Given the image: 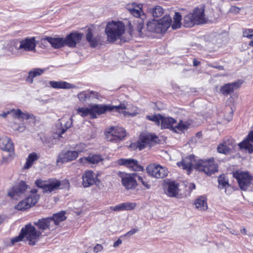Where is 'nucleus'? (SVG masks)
Returning a JSON list of instances; mask_svg holds the SVG:
<instances>
[{"mask_svg": "<svg viewBox=\"0 0 253 253\" xmlns=\"http://www.w3.org/2000/svg\"><path fill=\"white\" fill-rule=\"evenodd\" d=\"M82 184L84 187H88L95 183L94 172L91 170L85 171L82 175Z\"/></svg>", "mask_w": 253, "mask_h": 253, "instance_id": "393cba45", "label": "nucleus"}, {"mask_svg": "<svg viewBox=\"0 0 253 253\" xmlns=\"http://www.w3.org/2000/svg\"><path fill=\"white\" fill-rule=\"evenodd\" d=\"M86 40L89 43L91 47H96L100 41V37L99 36L93 37L92 33V30L88 28L87 30L86 34Z\"/></svg>", "mask_w": 253, "mask_h": 253, "instance_id": "2f4dec72", "label": "nucleus"}, {"mask_svg": "<svg viewBox=\"0 0 253 253\" xmlns=\"http://www.w3.org/2000/svg\"><path fill=\"white\" fill-rule=\"evenodd\" d=\"M126 109V107L125 104H122L118 106L94 104L91 106V119H95L97 117V115L103 114L107 111H115L125 115L126 112L125 110Z\"/></svg>", "mask_w": 253, "mask_h": 253, "instance_id": "423d86ee", "label": "nucleus"}, {"mask_svg": "<svg viewBox=\"0 0 253 253\" xmlns=\"http://www.w3.org/2000/svg\"><path fill=\"white\" fill-rule=\"evenodd\" d=\"M45 71V69L34 68L29 71L28 76L26 78V81L30 84H33L34 78L41 76Z\"/></svg>", "mask_w": 253, "mask_h": 253, "instance_id": "7c9ffc66", "label": "nucleus"}, {"mask_svg": "<svg viewBox=\"0 0 253 253\" xmlns=\"http://www.w3.org/2000/svg\"><path fill=\"white\" fill-rule=\"evenodd\" d=\"M126 9L135 17L134 24L136 25V30L139 35L142 36L144 21L147 19L146 15L142 11V6L136 3H132L127 4Z\"/></svg>", "mask_w": 253, "mask_h": 253, "instance_id": "7ed1b4c3", "label": "nucleus"}, {"mask_svg": "<svg viewBox=\"0 0 253 253\" xmlns=\"http://www.w3.org/2000/svg\"><path fill=\"white\" fill-rule=\"evenodd\" d=\"M43 41L48 42L54 48H60L64 46V38H52L50 37H46L42 39Z\"/></svg>", "mask_w": 253, "mask_h": 253, "instance_id": "c756f323", "label": "nucleus"}, {"mask_svg": "<svg viewBox=\"0 0 253 253\" xmlns=\"http://www.w3.org/2000/svg\"><path fill=\"white\" fill-rule=\"evenodd\" d=\"M38 156L36 153L30 154L27 159L26 164L24 166L25 169H29L33 164L34 162L38 159Z\"/></svg>", "mask_w": 253, "mask_h": 253, "instance_id": "4c0bfd02", "label": "nucleus"}, {"mask_svg": "<svg viewBox=\"0 0 253 253\" xmlns=\"http://www.w3.org/2000/svg\"><path fill=\"white\" fill-rule=\"evenodd\" d=\"M218 188L222 189L226 188L229 186L228 180H227L224 177H222L220 176L218 178Z\"/></svg>", "mask_w": 253, "mask_h": 253, "instance_id": "a18cd8bd", "label": "nucleus"}, {"mask_svg": "<svg viewBox=\"0 0 253 253\" xmlns=\"http://www.w3.org/2000/svg\"><path fill=\"white\" fill-rule=\"evenodd\" d=\"M243 36L244 37L248 38L250 39H252L253 37V29H245L243 31Z\"/></svg>", "mask_w": 253, "mask_h": 253, "instance_id": "de8ad7c7", "label": "nucleus"}, {"mask_svg": "<svg viewBox=\"0 0 253 253\" xmlns=\"http://www.w3.org/2000/svg\"><path fill=\"white\" fill-rule=\"evenodd\" d=\"M88 93H89L88 100H92L94 98H98V92H97L96 91L88 90Z\"/></svg>", "mask_w": 253, "mask_h": 253, "instance_id": "3c124183", "label": "nucleus"}, {"mask_svg": "<svg viewBox=\"0 0 253 253\" xmlns=\"http://www.w3.org/2000/svg\"><path fill=\"white\" fill-rule=\"evenodd\" d=\"M27 224L25 225L24 227L22 228L18 236L11 239V243L12 245H14L15 243L22 241L25 237H26L27 241L29 242V245L33 246L36 244V243H33L31 241L29 237L30 232L28 228H27Z\"/></svg>", "mask_w": 253, "mask_h": 253, "instance_id": "412c9836", "label": "nucleus"}, {"mask_svg": "<svg viewBox=\"0 0 253 253\" xmlns=\"http://www.w3.org/2000/svg\"><path fill=\"white\" fill-rule=\"evenodd\" d=\"M37 42L35 37L26 38L19 42L18 51L20 53L36 51Z\"/></svg>", "mask_w": 253, "mask_h": 253, "instance_id": "ddd939ff", "label": "nucleus"}, {"mask_svg": "<svg viewBox=\"0 0 253 253\" xmlns=\"http://www.w3.org/2000/svg\"><path fill=\"white\" fill-rule=\"evenodd\" d=\"M148 11L151 14L153 17L157 18L161 16L164 13L163 8L159 5L148 9Z\"/></svg>", "mask_w": 253, "mask_h": 253, "instance_id": "e433bc0d", "label": "nucleus"}, {"mask_svg": "<svg viewBox=\"0 0 253 253\" xmlns=\"http://www.w3.org/2000/svg\"><path fill=\"white\" fill-rule=\"evenodd\" d=\"M195 188H196V186L194 183H189V188L191 190H192L193 189H195Z\"/></svg>", "mask_w": 253, "mask_h": 253, "instance_id": "0e129e2a", "label": "nucleus"}, {"mask_svg": "<svg viewBox=\"0 0 253 253\" xmlns=\"http://www.w3.org/2000/svg\"><path fill=\"white\" fill-rule=\"evenodd\" d=\"M59 121H60V127L58 128V135L59 137H61L62 135L71 127L73 123L72 119L71 118L67 119L65 118H63L59 120Z\"/></svg>", "mask_w": 253, "mask_h": 253, "instance_id": "bb28decb", "label": "nucleus"}, {"mask_svg": "<svg viewBox=\"0 0 253 253\" xmlns=\"http://www.w3.org/2000/svg\"><path fill=\"white\" fill-rule=\"evenodd\" d=\"M194 156L190 155L183 159L180 162L177 163L179 167H182L183 169L190 170L193 165V162L194 161Z\"/></svg>", "mask_w": 253, "mask_h": 253, "instance_id": "72a5a7b5", "label": "nucleus"}, {"mask_svg": "<svg viewBox=\"0 0 253 253\" xmlns=\"http://www.w3.org/2000/svg\"><path fill=\"white\" fill-rule=\"evenodd\" d=\"M4 220V218L3 216H0V224L2 223Z\"/></svg>", "mask_w": 253, "mask_h": 253, "instance_id": "338daca9", "label": "nucleus"}, {"mask_svg": "<svg viewBox=\"0 0 253 253\" xmlns=\"http://www.w3.org/2000/svg\"><path fill=\"white\" fill-rule=\"evenodd\" d=\"M36 185L42 189L44 193H50L58 189L61 185L60 181L51 179L48 181L38 179L35 182Z\"/></svg>", "mask_w": 253, "mask_h": 253, "instance_id": "f8f14e48", "label": "nucleus"}, {"mask_svg": "<svg viewBox=\"0 0 253 253\" xmlns=\"http://www.w3.org/2000/svg\"><path fill=\"white\" fill-rule=\"evenodd\" d=\"M232 143V140H228L227 141H224L222 143L220 144L217 148L218 152L224 154L229 153L230 151L233 148Z\"/></svg>", "mask_w": 253, "mask_h": 253, "instance_id": "473e14b6", "label": "nucleus"}, {"mask_svg": "<svg viewBox=\"0 0 253 253\" xmlns=\"http://www.w3.org/2000/svg\"><path fill=\"white\" fill-rule=\"evenodd\" d=\"M200 63V62L196 60V59H194L193 61V64L194 66H197L199 65Z\"/></svg>", "mask_w": 253, "mask_h": 253, "instance_id": "e2e57ef3", "label": "nucleus"}, {"mask_svg": "<svg viewBox=\"0 0 253 253\" xmlns=\"http://www.w3.org/2000/svg\"><path fill=\"white\" fill-rule=\"evenodd\" d=\"M196 208L201 211H205L208 209L207 199L204 196L198 198L195 202Z\"/></svg>", "mask_w": 253, "mask_h": 253, "instance_id": "f704fd0d", "label": "nucleus"}, {"mask_svg": "<svg viewBox=\"0 0 253 253\" xmlns=\"http://www.w3.org/2000/svg\"><path fill=\"white\" fill-rule=\"evenodd\" d=\"M135 173L132 174L126 173L122 177V184L126 189H134L136 187L137 184Z\"/></svg>", "mask_w": 253, "mask_h": 253, "instance_id": "a211bd4d", "label": "nucleus"}, {"mask_svg": "<svg viewBox=\"0 0 253 253\" xmlns=\"http://www.w3.org/2000/svg\"><path fill=\"white\" fill-rule=\"evenodd\" d=\"M38 190L33 189L30 191V194L25 199L19 202L15 206V209L18 211H25L33 207L37 203L40 196L37 194Z\"/></svg>", "mask_w": 253, "mask_h": 253, "instance_id": "1a4fd4ad", "label": "nucleus"}, {"mask_svg": "<svg viewBox=\"0 0 253 253\" xmlns=\"http://www.w3.org/2000/svg\"><path fill=\"white\" fill-rule=\"evenodd\" d=\"M110 209L114 211H123L122 203L119 204L114 207H110Z\"/></svg>", "mask_w": 253, "mask_h": 253, "instance_id": "603ef678", "label": "nucleus"}, {"mask_svg": "<svg viewBox=\"0 0 253 253\" xmlns=\"http://www.w3.org/2000/svg\"><path fill=\"white\" fill-rule=\"evenodd\" d=\"M83 34L77 32L71 33L64 39V45L70 47H74L77 43L80 42Z\"/></svg>", "mask_w": 253, "mask_h": 253, "instance_id": "dca6fc26", "label": "nucleus"}, {"mask_svg": "<svg viewBox=\"0 0 253 253\" xmlns=\"http://www.w3.org/2000/svg\"><path fill=\"white\" fill-rule=\"evenodd\" d=\"M125 31V24L122 22L115 21L108 22L105 30L107 41L110 42L121 40Z\"/></svg>", "mask_w": 253, "mask_h": 253, "instance_id": "f03ea898", "label": "nucleus"}, {"mask_svg": "<svg viewBox=\"0 0 253 253\" xmlns=\"http://www.w3.org/2000/svg\"><path fill=\"white\" fill-rule=\"evenodd\" d=\"M78 152L75 151H67L65 152H62L59 155L58 159L57 160V163L61 162L64 163L68 161H71L78 158Z\"/></svg>", "mask_w": 253, "mask_h": 253, "instance_id": "5701e85b", "label": "nucleus"}, {"mask_svg": "<svg viewBox=\"0 0 253 253\" xmlns=\"http://www.w3.org/2000/svg\"><path fill=\"white\" fill-rule=\"evenodd\" d=\"M240 10V9L236 6H232L230 8V11L232 12H234L235 13H239Z\"/></svg>", "mask_w": 253, "mask_h": 253, "instance_id": "6e6d98bb", "label": "nucleus"}, {"mask_svg": "<svg viewBox=\"0 0 253 253\" xmlns=\"http://www.w3.org/2000/svg\"><path fill=\"white\" fill-rule=\"evenodd\" d=\"M146 170L149 175L156 178H163L168 175V170L159 165L152 164L148 165Z\"/></svg>", "mask_w": 253, "mask_h": 253, "instance_id": "4468645a", "label": "nucleus"}, {"mask_svg": "<svg viewBox=\"0 0 253 253\" xmlns=\"http://www.w3.org/2000/svg\"><path fill=\"white\" fill-rule=\"evenodd\" d=\"M211 67H212L215 69H218L219 70H224V67L223 66H221V65H218V66H210Z\"/></svg>", "mask_w": 253, "mask_h": 253, "instance_id": "052dcab7", "label": "nucleus"}, {"mask_svg": "<svg viewBox=\"0 0 253 253\" xmlns=\"http://www.w3.org/2000/svg\"><path fill=\"white\" fill-rule=\"evenodd\" d=\"M18 191L19 193L23 195L25 194L26 190L27 189L28 186L24 181H21L19 182L18 185L13 186Z\"/></svg>", "mask_w": 253, "mask_h": 253, "instance_id": "a19ab883", "label": "nucleus"}, {"mask_svg": "<svg viewBox=\"0 0 253 253\" xmlns=\"http://www.w3.org/2000/svg\"><path fill=\"white\" fill-rule=\"evenodd\" d=\"M78 96L80 101L82 102H85L86 100L88 99V90L84 91L79 93L78 95Z\"/></svg>", "mask_w": 253, "mask_h": 253, "instance_id": "49530a36", "label": "nucleus"}, {"mask_svg": "<svg viewBox=\"0 0 253 253\" xmlns=\"http://www.w3.org/2000/svg\"><path fill=\"white\" fill-rule=\"evenodd\" d=\"M129 25V35L131 36L132 35V32L133 31V29L132 28V26L131 25V24L130 22H129V25Z\"/></svg>", "mask_w": 253, "mask_h": 253, "instance_id": "680f3d73", "label": "nucleus"}, {"mask_svg": "<svg viewBox=\"0 0 253 253\" xmlns=\"http://www.w3.org/2000/svg\"><path fill=\"white\" fill-rule=\"evenodd\" d=\"M118 163L120 165L125 166L130 170L141 171L144 169L143 167L139 165L138 162L133 159H120L118 160Z\"/></svg>", "mask_w": 253, "mask_h": 253, "instance_id": "2eb2a0df", "label": "nucleus"}, {"mask_svg": "<svg viewBox=\"0 0 253 253\" xmlns=\"http://www.w3.org/2000/svg\"><path fill=\"white\" fill-rule=\"evenodd\" d=\"M138 231L137 229L133 228L127 232L126 234V236H131L133 234H135L136 232H137Z\"/></svg>", "mask_w": 253, "mask_h": 253, "instance_id": "5fc2aeb1", "label": "nucleus"}, {"mask_svg": "<svg viewBox=\"0 0 253 253\" xmlns=\"http://www.w3.org/2000/svg\"><path fill=\"white\" fill-rule=\"evenodd\" d=\"M49 84L55 89H70L76 87L74 84L62 81H49Z\"/></svg>", "mask_w": 253, "mask_h": 253, "instance_id": "c85d7f7f", "label": "nucleus"}, {"mask_svg": "<svg viewBox=\"0 0 253 253\" xmlns=\"http://www.w3.org/2000/svg\"><path fill=\"white\" fill-rule=\"evenodd\" d=\"M22 194L19 193L14 187L9 189L7 193V196L12 199L17 200L22 196Z\"/></svg>", "mask_w": 253, "mask_h": 253, "instance_id": "79ce46f5", "label": "nucleus"}, {"mask_svg": "<svg viewBox=\"0 0 253 253\" xmlns=\"http://www.w3.org/2000/svg\"><path fill=\"white\" fill-rule=\"evenodd\" d=\"M0 147L2 150L9 152V157L13 156V143L10 138L7 136H5L0 138Z\"/></svg>", "mask_w": 253, "mask_h": 253, "instance_id": "aec40b11", "label": "nucleus"}, {"mask_svg": "<svg viewBox=\"0 0 253 253\" xmlns=\"http://www.w3.org/2000/svg\"><path fill=\"white\" fill-rule=\"evenodd\" d=\"M123 211H128L134 209L136 204L135 203L126 202L122 203Z\"/></svg>", "mask_w": 253, "mask_h": 253, "instance_id": "c03bdc74", "label": "nucleus"}, {"mask_svg": "<svg viewBox=\"0 0 253 253\" xmlns=\"http://www.w3.org/2000/svg\"><path fill=\"white\" fill-rule=\"evenodd\" d=\"M241 233L243 234H246V230L245 228H243V229H242L241 230Z\"/></svg>", "mask_w": 253, "mask_h": 253, "instance_id": "774afa93", "label": "nucleus"}, {"mask_svg": "<svg viewBox=\"0 0 253 253\" xmlns=\"http://www.w3.org/2000/svg\"><path fill=\"white\" fill-rule=\"evenodd\" d=\"M176 121L175 119L171 117H164L162 116L161 120V127L162 128H172L175 129L182 131L187 129L190 124L187 122H183L180 121V122L176 125Z\"/></svg>", "mask_w": 253, "mask_h": 253, "instance_id": "9d476101", "label": "nucleus"}, {"mask_svg": "<svg viewBox=\"0 0 253 253\" xmlns=\"http://www.w3.org/2000/svg\"><path fill=\"white\" fill-rule=\"evenodd\" d=\"M122 241L121 239H119L117 241H116V242H114L113 247L114 248H117L120 245H121L122 244Z\"/></svg>", "mask_w": 253, "mask_h": 253, "instance_id": "4d7b16f0", "label": "nucleus"}, {"mask_svg": "<svg viewBox=\"0 0 253 253\" xmlns=\"http://www.w3.org/2000/svg\"><path fill=\"white\" fill-rule=\"evenodd\" d=\"M14 129L15 130H17L18 131L23 132L25 129V127L23 126H19L17 128H14Z\"/></svg>", "mask_w": 253, "mask_h": 253, "instance_id": "13d9d810", "label": "nucleus"}, {"mask_svg": "<svg viewBox=\"0 0 253 253\" xmlns=\"http://www.w3.org/2000/svg\"><path fill=\"white\" fill-rule=\"evenodd\" d=\"M171 22V18L166 15L159 20L154 19L151 21H148L147 23V29L150 32L162 33L166 32L170 27Z\"/></svg>", "mask_w": 253, "mask_h": 253, "instance_id": "20e7f679", "label": "nucleus"}, {"mask_svg": "<svg viewBox=\"0 0 253 253\" xmlns=\"http://www.w3.org/2000/svg\"><path fill=\"white\" fill-rule=\"evenodd\" d=\"M65 214V211H61L53 214L52 216L42 218L34 221V225L31 223L28 224L27 228L30 232L29 237L31 241L33 243H37L42 233L55 230L60 222L66 219Z\"/></svg>", "mask_w": 253, "mask_h": 253, "instance_id": "f257e3e1", "label": "nucleus"}, {"mask_svg": "<svg viewBox=\"0 0 253 253\" xmlns=\"http://www.w3.org/2000/svg\"><path fill=\"white\" fill-rule=\"evenodd\" d=\"M126 135V130L123 127H111L106 134V137L108 141L117 143L122 140Z\"/></svg>", "mask_w": 253, "mask_h": 253, "instance_id": "9b49d317", "label": "nucleus"}, {"mask_svg": "<svg viewBox=\"0 0 253 253\" xmlns=\"http://www.w3.org/2000/svg\"><path fill=\"white\" fill-rule=\"evenodd\" d=\"M233 177L237 179L239 186L242 190H253V176L248 172L236 171L233 173Z\"/></svg>", "mask_w": 253, "mask_h": 253, "instance_id": "0eeeda50", "label": "nucleus"}, {"mask_svg": "<svg viewBox=\"0 0 253 253\" xmlns=\"http://www.w3.org/2000/svg\"><path fill=\"white\" fill-rule=\"evenodd\" d=\"M103 250V247L100 244H97L93 249V251L95 253H97Z\"/></svg>", "mask_w": 253, "mask_h": 253, "instance_id": "864d4df0", "label": "nucleus"}, {"mask_svg": "<svg viewBox=\"0 0 253 253\" xmlns=\"http://www.w3.org/2000/svg\"><path fill=\"white\" fill-rule=\"evenodd\" d=\"M12 110H10V111H7V112H6V113H3V114H1L0 115V116H2V117H3V118H5V117L7 116V115H8V114H11V113H12V115L13 116V112H11V111H12Z\"/></svg>", "mask_w": 253, "mask_h": 253, "instance_id": "bf43d9fd", "label": "nucleus"}, {"mask_svg": "<svg viewBox=\"0 0 253 253\" xmlns=\"http://www.w3.org/2000/svg\"><path fill=\"white\" fill-rule=\"evenodd\" d=\"M242 82L238 81L232 83L226 84L220 87V90L222 94L225 96L233 93L235 89L238 88Z\"/></svg>", "mask_w": 253, "mask_h": 253, "instance_id": "b1692460", "label": "nucleus"}, {"mask_svg": "<svg viewBox=\"0 0 253 253\" xmlns=\"http://www.w3.org/2000/svg\"><path fill=\"white\" fill-rule=\"evenodd\" d=\"M159 140L158 137L153 134H148L142 135L140 141L137 142V147L140 150L144 149L147 145H151L154 143H157Z\"/></svg>", "mask_w": 253, "mask_h": 253, "instance_id": "f3484780", "label": "nucleus"}, {"mask_svg": "<svg viewBox=\"0 0 253 253\" xmlns=\"http://www.w3.org/2000/svg\"><path fill=\"white\" fill-rule=\"evenodd\" d=\"M195 168L199 171L204 172L208 175H211L218 171V166L215 163L213 158L199 160L195 164Z\"/></svg>", "mask_w": 253, "mask_h": 253, "instance_id": "6e6552de", "label": "nucleus"}, {"mask_svg": "<svg viewBox=\"0 0 253 253\" xmlns=\"http://www.w3.org/2000/svg\"><path fill=\"white\" fill-rule=\"evenodd\" d=\"M78 114L83 117H85L89 115L91 119V107L89 108L79 107L77 110Z\"/></svg>", "mask_w": 253, "mask_h": 253, "instance_id": "ea45409f", "label": "nucleus"}, {"mask_svg": "<svg viewBox=\"0 0 253 253\" xmlns=\"http://www.w3.org/2000/svg\"><path fill=\"white\" fill-rule=\"evenodd\" d=\"M104 159L101 155L94 154L87 157L81 158L79 159L80 163L83 164H97L103 161Z\"/></svg>", "mask_w": 253, "mask_h": 253, "instance_id": "a878e982", "label": "nucleus"}, {"mask_svg": "<svg viewBox=\"0 0 253 253\" xmlns=\"http://www.w3.org/2000/svg\"><path fill=\"white\" fill-rule=\"evenodd\" d=\"M204 10L202 8H196L193 13H189L184 16L183 25L186 28H190L195 24H203L205 22Z\"/></svg>", "mask_w": 253, "mask_h": 253, "instance_id": "39448f33", "label": "nucleus"}, {"mask_svg": "<svg viewBox=\"0 0 253 253\" xmlns=\"http://www.w3.org/2000/svg\"><path fill=\"white\" fill-rule=\"evenodd\" d=\"M173 22L171 25V27L172 29L175 30L178 29L180 27L181 25V16L179 12H175L174 16L173 17Z\"/></svg>", "mask_w": 253, "mask_h": 253, "instance_id": "58836bf2", "label": "nucleus"}, {"mask_svg": "<svg viewBox=\"0 0 253 253\" xmlns=\"http://www.w3.org/2000/svg\"><path fill=\"white\" fill-rule=\"evenodd\" d=\"M166 194L170 197H176L178 194V184L174 181L168 183L165 188Z\"/></svg>", "mask_w": 253, "mask_h": 253, "instance_id": "cd10ccee", "label": "nucleus"}, {"mask_svg": "<svg viewBox=\"0 0 253 253\" xmlns=\"http://www.w3.org/2000/svg\"><path fill=\"white\" fill-rule=\"evenodd\" d=\"M135 176L136 178L137 177L138 178V180H139V181L141 182L142 184H143V185L144 186H145L147 189H149L150 188V185L149 184H148L147 182L143 180V178L142 177L138 175L136 173H135Z\"/></svg>", "mask_w": 253, "mask_h": 253, "instance_id": "09e8293b", "label": "nucleus"}, {"mask_svg": "<svg viewBox=\"0 0 253 253\" xmlns=\"http://www.w3.org/2000/svg\"><path fill=\"white\" fill-rule=\"evenodd\" d=\"M11 112H13V117L18 119L28 120L30 119H33L34 117L33 115L23 113L20 109H17L16 110L13 109Z\"/></svg>", "mask_w": 253, "mask_h": 253, "instance_id": "c9c22d12", "label": "nucleus"}, {"mask_svg": "<svg viewBox=\"0 0 253 253\" xmlns=\"http://www.w3.org/2000/svg\"><path fill=\"white\" fill-rule=\"evenodd\" d=\"M3 48H4V45L0 44V57L3 56L2 55L3 50H2V49H3Z\"/></svg>", "mask_w": 253, "mask_h": 253, "instance_id": "69168bd1", "label": "nucleus"}, {"mask_svg": "<svg viewBox=\"0 0 253 253\" xmlns=\"http://www.w3.org/2000/svg\"><path fill=\"white\" fill-rule=\"evenodd\" d=\"M162 118V116L161 115L146 116L148 120L154 122L158 126H159L160 123H161Z\"/></svg>", "mask_w": 253, "mask_h": 253, "instance_id": "37998d69", "label": "nucleus"}, {"mask_svg": "<svg viewBox=\"0 0 253 253\" xmlns=\"http://www.w3.org/2000/svg\"><path fill=\"white\" fill-rule=\"evenodd\" d=\"M19 42L17 40H12L8 42L6 46H4L2 55L10 56L11 55H15L18 51Z\"/></svg>", "mask_w": 253, "mask_h": 253, "instance_id": "6ab92c4d", "label": "nucleus"}, {"mask_svg": "<svg viewBox=\"0 0 253 253\" xmlns=\"http://www.w3.org/2000/svg\"><path fill=\"white\" fill-rule=\"evenodd\" d=\"M240 149H244L249 153H253V130L250 132L247 138L238 144Z\"/></svg>", "mask_w": 253, "mask_h": 253, "instance_id": "4be33fe9", "label": "nucleus"}, {"mask_svg": "<svg viewBox=\"0 0 253 253\" xmlns=\"http://www.w3.org/2000/svg\"><path fill=\"white\" fill-rule=\"evenodd\" d=\"M86 148L85 144L84 143H80L77 146L76 151L78 152V154L81 152H84Z\"/></svg>", "mask_w": 253, "mask_h": 253, "instance_id": "8fccbe9b", "label": "nucleus"}]
</instances>
